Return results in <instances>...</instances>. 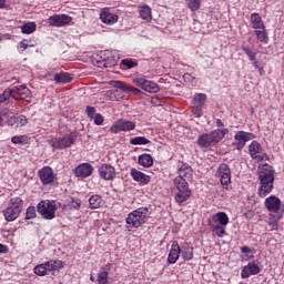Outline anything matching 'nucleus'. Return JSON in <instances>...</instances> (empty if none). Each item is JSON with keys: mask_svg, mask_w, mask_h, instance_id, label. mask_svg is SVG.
I'll return each mask as SVG.
<instances>
[{"mask_svg": "<svg viewBox=\"0 0 284 284\" xmlns=\"http://www.w3.org/2000/svg\"><path fill=\"white\" fill-rule=\"evenodd\" d=\"M250 252H252V248H250V246H242L241 247V253L242 254H250Z\"/></svg>", "mask_w": 284, "mask_h": 284, "instance_id": "nucleus-56", "label": "nucleus"}, {"mask_svg": "<svg viewBox=\"0 0 284 284\" xmlns=\"http://www.w3.org/2000/svg\"><path fill=\"white\" fill-rule=\"evenodd\" d=\"M255 34L257 37V41H260L261 43H267L268 38H267V31H265V27L264 29L255 30Z\"/></svg>", "mask_w": 284, "mask_h": 284, "instance_id": "nucleus-37", "label": "nucleus"}, {"mask_svg": "<svg viewBox=\"0 0 284 284\" xmlns=\"http://www.w3.org/2000/svg\"><path fill=\"white\" fill-rule=\"evenodd\" d=\"M23 34H32L37 30V24L34 22H28L21 27Z\"/></svg>", "mask_w": 284, "mask_h": 284, "instance_id": "nucleus-38", "label": "nucleus"}, {"mask_svg": "<svg viewBox=\"0 0 284 284\" xmlns=\"http://www.w3.org/2000/svg\"><path fill=\"white\" fill-rule=\"evenodd\" d=\"M79 207H81V200H79V199H73L72 201H71V204H70V209L71 210H79Z\"/></svg>", "mask_w": 284, "mask_h": 284, "instance_id": "nucleus-50", "label": "nucleus"}, {"mask_svg": "<svg viewBox=\"0 0 284 284\" xmlns=\"http://www.w3.org/2000/svg\"><path fill=\"white\" fill-rule=\"evenodd\" d=\"M132 179H134L138 183H142L143 185H148V182L150 181V176L136 169H131L130 172Z\"/></svg>", "mask_w": 284, "mask_h": 284, "instance_id": "nucleus-22", "label": "nucleus"}, {"mask_svg": "<svg viewBox=\"0 0 284 284\" xmlns=\"http://www.w3.org/2000/svg\"><path fill=\"white\" fill-rule=\"evenodd\" d=\"M21 212H23V200L21 197H12L10 206L3 211V216L8 223H12V221L19 219Z\"/></svg>", "mask_w": 284, "mask_h": 284, "instance_id": "nucleus-2", "label": "nucleus"}, {"mask_svg": "<svg viewBox=\"0 0 284 284\" xmlns=\"http://www.w3.org/2000/svg\"><path fill=\"white\" fill-rule=\"evenodd\" d=\"M248 153L254 161H267V153L263 152V148L257 141H253L248 145Z\"/></svg>", "mask_w": 284, "mask_h": 284, "instance_id": "nucleus-7", "label": "nucleus"}, {"mask_svg": "<svg viewBox=\"0 0 284 284\" xmlns=\"http://www.w3.org/2000/svg\"><path fill=\"white\" fill-rule=\"evenodd\" d=\"M12 90L14 101H30L32 99V91L23 84L12 87Z\"/></svg>", "mask_w": 284, "mask_h": 284, "instance_id": "nucleus-10", "label": "nucleus"}, {"mask_svg": "<svg viewBox=\"0 0 284 284\" xmlns=\"http://www.w3.org/2000/svg\"><path fill=\"white\" fill-rule=\"evenodd\" d=\"M37 216V210L34 206H29L27 209L26 219L30 221V219H34Z\"/></svg>", "mask_w": 284, "mask_h": 284, "instance_id": "nucleus-48", "label": "nucleus"}, {"mask_svg": "<svg viewBox=\"0 0 284 284\" xmlns=\"http://www.w3.org/2000/svg\"><path fill=\"white\" fill-rule=\"evenodd\" d=\"M78 136L77 132H71L62 138L49 140L48 143L54 150H65V148H72V145H74Z\"/></svg>", "mask_w": 284, "mask_h": 284, "instance_id": "nucleus-4", "label": "nucleus"}, {"mask_svg": "<svg viewBox=\"0 0 284 284\" xmlns=\"http://www.w3.org/2000/svg\"><path fill=\"white\" fill-rule=\"evenodd\" d=\"M8 252V246L0 244V254H6Z\"/></svg>", "mask_w": 284, "mask_h": 284, "instance_id": "nucleus-58", "label": "nucleus"}, {"mask_svg": "<svg viewBox=\"0 0 284 284\" xmlns=\"http://www.w3.org/2000/svg\"><path fill=\"white\" fill-rule=\"evenodd\" d=\"M0 103H4V102H3V98H2L1 94H0Z\"/></svg>", "mask_w": 284, "mask_h": 284, "instance_id": "nucleus-64", "label": "nucleus"}, {"mask_svg": "<svg viewBox=\"0 0 284 284\" xmlns=\"http://www.w3.org/2000/svg\"><path fill=\"white\" fill-rule=\"evenodd\" d=\"M53 81H55V83L62 84L70 83V81H72V74L68 72L54 73Z\"/></svg>", "mask_w": 284, "mask_h": 284, "instance_id": "nucleus-26", "label": "nucleus"}, {"mask_svg": "<svg viewBox=\"0 0 284 284\" xmlns=\"http://www.w3.org/2000/svg\"><path fill=\"white\" fill-rule=\"evenodd\" d=\"M192 77L190 73L184 74V79H190Z\"/></svg>", "mask_w": 284, "mask_h": 284, "instance_id": "nucleus-63", "label": "nucleus"}, {"mask_svg": "<svg viewBox=\"0 0 284 284\" xmlns=\"http://www.w3.org/2000/svg\"><path fill=\"white\" fill-rule=\"evenodd\" d=\"M197 144L201 146V148H212V144H210V140L207 139V135L206 134H203L197 140Z\"/></svg>", "mask_w": 284, "mask_h": 284, "instance_id": "nucleus-43", "label": "nucleus"}, {"mask_svg": "<svg viewBox=\"0 0 284 284\" xmlns=\"http://www.w3.org/2000/svg\"><path fill=\"white\" fill-rule=\"evenodd\" d=\"M138 163L142 165V168H152V165H154V159H152L150 154H142L139 156Z\"/></svg>", "mask_w": 284, "mask_h": 284, "instance_id": "nucleus-28", "label": "nucleus"}, {"mask_svg": "<svg viewBox=\"0 0 284 284\" xmlns=\"http://www.w3.org/2000/svg\"><path fill=\"white\" fill-rule=\"evenodd\" d=\"M140 17L143 21L150 23V21H152V9L146 4L142 6L140 9Z\"/></svg>", "mask_w": 284, "mask_h": 284, "instance_id": "nucleus-31", "label": "nucleus"}, {"mask_svg": "<svg viewBox=\"0 0 284 284\" xmlns=\"http://www.w3.org/2000/svg\"><path fill=\"white\" fill-rule=\"evenodd\" d=\"M1 97H2V101L6 103V101H8V99H10V97H11V99H14V92H13V89L11 88H9V89H6L4 91H3V93L1 94Z\"/></svg>", "mask_w": 284, "mask_h": 284, "instance_id": "nucleus-45", "label": "nucleus"}, {"mask_svg": "<svg viewBox=\"0 0 284 284\" xmlns=\"http://www.w3.org/2000/svg\"><path fill=\"white\" fill-rule=\"evenodd\" d=\"M108 272H110V264H106L100 268V272L98 274L99 284H110V282L108 281Z\"/></svg>", "mask_w": 284, "mask_h": 284, "instance_id": "nucleus-25", "label": "nucleus"}, {"mask_svg": "<svg viewBox=\"0 0 284 284\" xmlns=\"http://www.w3.org/2000/svg\"><path fill=\"white\" fill-rule=\"evenodd\" d=\"M99 174L104 181H112L116 176V171L111 164H102L99 169Z\"/></svg>", "mask_w": 284, "mask_h": 284, "instance_id": "nucleus-19", "label": "nucleus"}, {"mask_svg": "<svg viewBox=\"0 0 284 284\" xmlns=\"http://www.w3.org/2000/svg\"><path fill=\"white\" fill-rule=\"evenodd\" d=\"M216 125H217V128H223V121H221V119H217L216 120Z\"/></svg>", "mask_w": 284, "mask_h": 284, "instance_id": "nucleus-60", "label": "nucleus"}, {"mask_svg": "<svg viewBox=\"0 0 284 284\" xmlns=\"http://www.w3.org/2000/svg\"><path fill=\"white\" fill-rule=\"evenodd\" d=\"M109 85H111L112 88H116L118 90H121L125 94H130V92H132L133 94H141L140 89L125 85L122 81H119V80H111L109 82Z\"/></svg>", "mask_w": 284, "mask_h": 284, "instance_id": "nucleus-16", "label": "nucleus"}, {"mask_svg": "<svg viewBox=\"0 0 284 284\" xmlns=\"http://www.w3.org/2000/svg\"><path fill=\"white\" fill-rule=\"evenodd\" d=\"M251 61H252V65H254V68L256 70H258V68H261V62H258V60H256V58H255V60H251Z\"/></svg>", "mask_w": 284, "mask_h": 284, "instance_id": "nucleus-57", "label": "nucleus"}, {"mask_svg": "<svg viewBox=\"0 0 284 284\" xmlns=\"http://www.w3.org/2000/svg\"><path fill=\"white\" fill-rule=\"evenodd\" d=\"M257 70L260 72V74L263 75V72H264L263 67H260Z\"/></svg>", "mask_w": 284, "mask_h": 284, "instance_id": "nucleus-62", "label": "nucleus"}, {"mask_svg": "<svg viewBox=\"0 0 284 284\" xmlns=\"http://www.w3.org/2000/svg\"><path fill=\"white\" fill-rule=\"evenodd\" d=\"M207 101V95L204 93H196L193 98V105L195 108H203Z\"/></svg>", "mask_w": 284, "mask_h": 284, "instance_id": "nucleus-33", "label": "nucleus"}, {"mask_svg": "<svg viewBox=\"0 0 284 284\" xmlns=\"http://www.w3.org/2000/svg\"><path fill=\"white\" fill-rule=\"evenodd\" d=\"M180 254L184 261H192L194 258V247L184 244L182 245V248H180Z\"/></svg>", "mask_w": 284, "mask_h": 284, "instance_id": "nucleus-24", "label": "nucleus"}, {"mask_svg": "<svg viewBox=\"0 0 284 284\" xmlns=\"http://www.w3.org/2000/svg\"><path fill=\"white\" fill-rule=\"evenodd\" d=\"M210 227L212 232H214V234H216V236H219L220 239H223V236H225V226L219 223L210 222Z\"/></svg>", "mask_w": 284, "mask_h": 284, "instance_id": "nucleus-32", "label": "nucleus"}, {"mask_svg": "<svg viewBox=\"0 0 284 284\" xmlns=\"http://www.w3.org/2000/svg\"><path fill=\"white\" fill-rule=\"evenodd\" d=\"M251 23L254 28V30H264L265 24L263 23V19L258 13H252L251 14Z\"/></svg>", "mask_w": 284, "mask_h": 284, "instance_id": "nucleus-27", "label": "nucleus"}, {"mask_svg": "<svg viewBox=\"0 0 284 284\" xmlns=\"http://www.w3.org/2000/svg\"><path fill=\"white\" fill-rule=\"evenodd\" d=\"M178 179H183L184 181H192L194 171L192 170V166L187 164H182V166L178 171Z\"/></svg>", "mask_w": 284, "mask_h": 284, "instance_id": "nucleus-20", "label": "nucleus"}, {"mask_svg": "<svg viewBox=\"0 0 284 284\" xmlns=\"http://www.w3.org/2000/svg\"><path fill=\"white\" fill-rule=\"evenodd\" d=\"M264 205L266 210H268V212H272L273 214H278L283 204L281 203V199L275 195H271L265 200Z\"/></svg>", "mask_w": 284, "mask_h": 284, "instance_id": "nucleus-14", "label": "nucleus"}, {"mask_svg": "<svg viewBox=\"0 0 284 284\" xmlns=\"http://www.w3.org/2000/svg\"><path fill=\"white\" fill-rule=\"evenodd\" d=\"M93 119H94L95 125H103L104 119H103V115H101V113H97V114L93 116Z\"/></svg>", "mask_w": 284, "mask_h": 284, "instance_id": "nucleus-51", "label": "nucleus"}, {"mask_svg": "<svg viewBox=\"0 0 284 284\" xmlns=\"http://www.w3.org/2000/svg\"><path fill=\"white\" fill-rule=\"evenodd\" d=\"M131 145H148L150 143V140H148L145 136H136L132 138L130 140Z\"/></svg>", "mask_w": 284, "mask_h": 284, "instance_id": "nucleus-39", "label": "nucleus"}, {"mask_svg": "<svg viewBox=\"0 0 284 284\" xmlns=\"http://www.w3.org/2000/svg\"><path fill=\"white\" fill-rule=\"evenodd\" d=\"M6 6V0H0V8H3Z\"/></svg>", "mask_w": 284, "mask_h": 284, "instance_id": "nucleus-61", "label": "nucleus"}, {"mask_svg": "<svg viewBox=\"0 0 284 284\" xmlns=\"http://www.w3.org/2000/svg\"><path fill=\"white\" fill-rule=\"evenodd\" d=\"M85 112L90 119H94V112H97V109H94V106H87Z\"/></svg>", "mask_w": 284, "mask_h": 284, "instance_id": "nucleus-52", "label": "nucleus"}, {"mask_svg": "<svg viewBox=\"0 0 284 284\" xmlns=\"http://www.w3.org/2000/svg\"><path fill=\"white\" fill-rule=\"evenodd\" d=\"M10 121L17 123L20 128L28 125V118H26V115L13 116Z\"/></svg>", "mask_w": 284, "mask_h": 284, "instance_id": "nucleus-40", "label": "nucleus"}, {"mask_svg": "<svg viewBox=\"0 0 284 284\" xmlns=\"http://www.w3.org/2000/svg\"><path fill=\"white\" fill-rule=\"evenodd\" d=\"M48 23L53 28H63L72 23V17L68 14H53L48 19Z\"/></svg>", "mask_w": 284, "mask_h": 284, "instance_id": "nucleus-9", "label": "nucleus"}, {"mask_svg": "<svg viewBox=\"0 0 284 284\" xmlns=\"http://www.w3.org/2000/svg\"><path fill=\"white\" fill-rule=\"evenodd\" d=\"M104 61H105V63H104L105 68H112V67L116 65V63H119V54L112 53L111 55H108V58L104 59Z\"/></svg>", "mask_w": 284, "mask_h": 284, "instance_id": "nucleus-36", "label": "nucleus"}, {"mask_svg": "<svg viewBox=\"0 0 284 284\" xmlns=\"http://www.w3.org/2000/svg\"><path fill=\"white\" fill-rule=\"evenodd\" d=\"M234 139L237 150H241L242 148H245L246 141H252V139H254V134L245 131H239L235 134Z\"/></svg>", "mask_w": 284, "mask_h": 284, "instance_id": "nucleus-17", "label": "nucleus"}, {"mask_svg": "<svg viewBox=\"0 0 284 284\" xmlns=\"http://www.w3.org/2000/svg\"><path fill=\"white\" fill-rule=\"evenodd\" d=\"M37 210L42 219H47V221H52L57 214V206L54 205V202H50V200L41 201L38 204Z\"/></svg>", "mask_w": 284, "mask_h": 284, "instance_id": "nucleus-6", "label": "nucleus"}, {"mask_svg": "<svg viewBox=\"0 0 284 284\" xmlns=\"http://www.w3.org/2000/svg\"><path fill=\"white\" fill-rule=\"evenodd\" d=\"M187 183H190V181L184 180L182 178L174 179V185L179 191L175 194V202H178L179 205H181L182 203H185V201H187L190 196H192V191L190 190V186L187 185Z\"/></svg>", "mask_w": 284, "mask_h": 284, "instance_id": "nucleus-3", "label": "nucleus"}, {"mask_svg": "<svg viewBox=\"0 0 284 284\" xmlns=\"http://www.w3.org/2000/svg\"><path fill=\"white\" fill-rule=\"evenodd\" d=\"M136 128V123L129 120H118L114 124L111 125L110 132L113 134H119V132H131Z\"/></svg>", "mask_w": 284, "mask_h": 284, "instance_id": "nucleus-8", "label": "nucleus"}, {"mask_svg": "<svg viewBox=\"0 0 284 284\" xmlns=\"http://www.w3.org/2000/svg\"><path fill=\"white\" fill-rule=\"evenodd\" d=\"M227 132H229L227 129L212 131L211 135L215 144L222 141L225 134H227Z\"/></svg>", "mask_w": 284, "mask_h": 284, "instance_id": "nucleus-35", "label": "nucleus"}, {"mask_svg": "<svg viewBox=\"0 0 284 284\" xmlns=\"http://www.w3.org/2000/svg\"><path fill=\"white\" fill-rule=\"evenodd\" d=\"M18 48L21 50V52H23L30 48V44L27 42V40H23L19 43Z\"/></svg>", "mask_w": 284, "mask_h": 284, "instance_id": "nucleus-53", "label": "nucleus"}, {"mask_svg": "<svg viewBox=\"0 0 284 284\" xmlns=\"http://www.w3.org/2000/svg\"><path fill=\"white\" fill-rule=\"evenodd\" d=\"M270 225L272 226V230H278V223L271 222Z\"/></svg>", "mask_w": 284, "mask_h": 284, "instance_id": "nucleus-59", "label": "nucleus"}, {"mask_svg": "<svg viewBox=\"0 0 284 284\" xmlns=\"http://www.w3.org/2000/svg\"><path fill=\"white\" fill-rule=\"evenodd\" d=\"M101 203H103V200L100 195H92L89 199V205L91 210H99V207H101Z\"/></svg>", "mask_w": 284, "mask_h": 284, "instance_id": "nucleus-34", "label": "nucleus"}, {"mask_svg": "<svg viewBox=\"0 0 284 284\" xmlns=\"http://www.w3.org/2000/svg\"><path fill=\"white\" fill-rule=\"evenodd\" d=\"M42 185H52L54 183V171L50 166H43L38 172Z\"/></svg>", "mask_w": 284, "mask_h": 284, "instance_id": "nucleus-13", "label": "nucleus"}, {"mask_svg": "<svg viewBox=\"0 0 284 284\" xmlns=\"http://www.w3.org/2000/svg\"><path fill=\"white\" fill-rule=\"evenodd\" d=\"M201 1L202 0H186L187 7L190 10H192V12H196V10L201 9Z\"/></svg>", "mask_w": 284, "mask_h": 284, "instance_id": "nucleus-41", "label": "nucleus"}, {"mask_svg": "<svg viewBox=\"0 0 284 284\" xmlns=\"http://www.w3.org/2000/svg\"><path fill=\"white\" fill-rule=\"evenodd\" d=\"M133 83L139 88H142L145 92L156 93L160 90L159 84L143 78H134Z\"/></svg>", "mask_w": 284, "mask_h": 284, "instance_id": "nucleus-11", "label": "nucleus"}, {"mask_svg": "<svg viewBox=\"0 0 284 284\" xmlns=\"http://www.w3.org/2000/svg\"><path fill=\"white\" fill-rule=\"evenodd\" d=\"M260 272L261 268L258 267V264H256V262H250L242 268L241 277L250 278V276H255L256 274H260Z\"/></svg>", "mask_w": 284, "mask_h": 284, "instance_id": "nucleus-18", "label": "nucleus"}, {"mask_svg": "<svg viewBox=\"0 0 284 284\" xmlns=\"http://www.w3.org/2000/svg\"><path fill=\"white\" fill-rule=\"evenodd\" d=\"M148 221V209L140 207L131 212L126 217V225L131 227H141Z\"/></svg>", "mask_w": 284, "mask_h": 284, "instance_id": "nucleus-5", "label": "nucleus"}, {"mask_svg": "<svg viewBox=\"0 0 284 284\" xmlns=\"http://www.w3.org/2000/svg\"><path fill=\"white\" fill-rule=\"evenodd\" d=\"M179 256H181V246H179L178 242H174L171 246L169 256H168V262L171 264L176 263L179 261Z\"/></svg>", "mask_w": 284, "mask_h": 284, "instance_id": "nucleus-21", "label": "nucleus"}, {"mask_svg": "<svg viewBox=\"0 0 284 284\" xmlns=\"http://www.w3.org/2000/svg\"><path fill=\"white\" fill-rule=\"evenodd\" d=\"M202 106H195V110H194V116L196 119H201L203 116V110L201 109Z\"/></svg>", "mask_w": 284, "mask_h": 284, "instance_id": "nucleus-54", "label": "nucleus"}, {"mask_svg": "<svg viewBox=\"0 0 284 284\" xmlns=\"http://www.w3.org/2000/svg\"><path fill=\"white\" fill-rule=\"evenodd\" d=\"M24 141H26V135L12 136V138H11V142H12L14 145H21V144H23Z\"/></svg>", "mask_w": 284, "mask_h": 284, "instance_id": "nucleus-49", "label": "nucleus"}, {"mask_svg": "<svg viewBox=\"0 0 284 284\" xmlns=\"http://www.w3.org/2000/svg\"><path fill=\"white\" fill-rule=\"evenodd\" d=\"M100 19H101L102 23L112 24V23H116V21H119V16H116L114 13H110V11H108V10H104L100 13Z\"/></svg>", "mask_w": 284, "mask_h": 284, "instance_id": "nucleus-23", "label": "nucleus"}, {"mask_svg": "<svg viewBox=\"0 0 284 284\" xmlns=\"http://www.w3.org/2000/svg\"><path fill=\"white\" fill-rule=\"evenodd\" d=\"M206 139H209L211 146L216 145V142H214V139L212 138V133H206Z\"/></svg>", "mask_w": 284, "mask_h": 284, "instance_id": "nucleus-55", "label": "nucleus"}, {"mask_svg": "<svg viewBox=\"0 0 284 284\" xmlns=\"http://www.w3.org/2000/svg\"><path fill=\"white\" fill-rule=\"evenodd\" d=\"M34 274L38 276H45L48 274V270L45 268V264H39L34 267Z\"/></svg>", "mask_w": 284, "mask_h": 284, "instance_id": "nucleus-44", "label": "nucleus"}, {"mask_svg": "<svg viewBox=\"0 0 284 284\" xmlns=\"http://www.w3.org/2000/svg\"><path fill=\"white\" fill-rule=\"evenodd\" d=\"M47 272H54V270H61L63 267V262L61 260H51L44 263Z\"/></svg>", "mask_w": 284, "mask_h": 284, "instance_id": "nucleus-30", "label": "nucleus"}, {"mask_svg": "<svg viewBox=\"0 0 284 284\" xmlns=\"http://www.w3.org/2000/svg\"><path fill=\"white\" fill-rule=\"evenodd\" d=\"M122 65H125L129 70H132V68H136L139 63L136 61H133L132 59H123L121 61Z\"/></svg>", "mask_w": 284, "mask_h": 284, "instance_id": "nucleus-46", "label": "nucleus"}, {"mask_svg": "<svg viewBox=\"0 0 284 284\" xmlns=\"http://www.w3.org/2000/svg\"><path fill=\"white\" fill-rule=\"evenodd\" d=\"M274 166L270 164H262L258 166V196L261 199H265L268 194H272V190H274Z\"/></svg>", "mask_w": 284, "mask_h": 284, "instance_id": "nucleus-1", "label": "nucleus"}, {"mask_svg": "<svg viewBox=\"0 0 284 284\" xmlns=\"http://www.w3.org/2000/svg\"><path fill=\"white\" fill-rule=\"evenodd\" d=\"M217 176L220 178L222 185H230L232 181V172L230 171V166L227 164H221L217 170Z\"/></svg>", "mask_w": 284, "mask_h": 284, "instance_id": "nucleus-15", "label": "nucleus"}, {"mask_svg": "<svg viewBox=\"0 0 284 284\" xmlns=\"http://www.w3.org/2000/svg\"><path fill=\"white\" fill-rule=\"evenodd\" d=\"M212 223H220V225L225 226L227 225V223H230V217L227 216V213L219 212L215 215H213Z\"/></svg>", "mask_w": 284, "mask_h": 284, "instance_id": "nucleus-29", "label": "nucleus"}, {"mask_svg": "<svg viewBox=\"0 0 284 284\" xmlns=\"http://www.w3.org/2000/svg\"><path fill=\"white\" fill-rule=\"evenodd\" d=\"M242 50L246 57H248L250 61H254L256 59V52H254L248 45H243Z\"/></svg>", "mask_w": 284, "mask_h": 284, "instance_id": "nucleus-42", "label": "nucleus"}, {"mask_svg": "<svg viewBox=\"0 0 284 284\" xmlns=\"http://www.w3.org/2000/svg\"><path fill=\"white\" fill-rule=\"evenodd\" d=\"M93 172L94 166L90 163H81L73 170V174H75L78 179H88V176H92Z\"/></svg>", "mask_w": 284, "mask_h": 284, "instance_id": "nucleus-12", "label": "nucleus"}, {"mask_svg": "<svg viewBox=\"0 0 284 284\" xmlns=\"http://www.w3.org/2000/svg\"><path fill=\"white\" fill-rule=\"evenodd\" d=\"M106 94L111 95V101H121V99H125V95L120 94L118 90L109 91Z\"/></svg>", "mask_w": 284, "mask_h": 284, "instance_id": "nucleus-47", "label": "nucleus"}]
</instances>
